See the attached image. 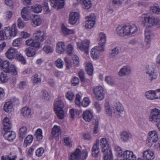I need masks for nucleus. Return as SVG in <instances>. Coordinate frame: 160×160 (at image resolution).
Here are the masks:
<instances>
[{
	"label": "nucleus",
	"instance_id": "34",
	"mask_svg": "<svg viewBox=\"0 0 160 160\" xmlns=\"http://www.w3.org/2000/svg\"><path fill=\"white\" fill-rule=\"evenodd\" d=\"M21 113L23 116L26 118L28 117L31 115V112L30 109L27 107H24L21 110Z\"/></svg>",
	"mask_w": 160,
	"mask_h": 160
},
{
	"label": "nucleus",
	"instance_id": "4",
	"mask_svg": "<svg viewBox=\"0 0 160 160\" xmlns=\"http://www.w3.org/2000/svg\"><path fill=\"white\" fill-rule=\"evenodd\" d=\"M3 31L6 39H10L12 37H14L17 33L16 25L13 24L11 27H5Z\"/></svg>",
	"mask_w": 160,
	"mask_h": 160
},
{
	"label": "nucleus",
	"instance_id": "54",
	"mask_svg": "<svg viewBox=\"0 0 160 160\" xmlns=\"http://www.w3.org/2000/svg\"><path fill=\"white\" fill-rule=\"evenodd\" d=\"M72 59L73 61V63L75 67H78L79 66V59L77 56L74 55L72 57Z\"/></svg>",
	"mask_w": 160,
	"mask_h": 160
},
{
	"label": "nucleus",
	"instance_id": "28",
	"mask_svg": "<svg viewBox=\"0 0 160 160\" xmlns=\"http://www.w3.org/2000/svg\"><path fill=\"white\" fill-rule=\"evenodd\" d=\"M10 62L7 60H3L0 58V68L5 72L8 71V68L9 66Z\"/></svg>",
	"mask_w": 160,
	"mask_h": 160
},
{
	"label": "nucleus",
	"instance_id": "40",
	"mask_svg": "<svg viewBox=\"0 0 160 160\" xmlns=\"http://www.w3.org/2000/svg\"><path fill=\"white\" fill-rule=\"evenodd\" d=\"M43 50L46 54L51 53L53 52L54 48L52 45H46L43 47Z\"/></svg>",
	"mask_w": 160,
	"mask_h": 160
},
{
	"label": "nucleus",
	"instance_id": "41",
	"mask_svg": "<svg viewBox=\"0 0 160 160\" xmlns=\"http://www.w3.org/2000/svg\"><path fill=\"white\" fill-rule=\"evenodd\" d=\"M25 52L26 55L28 57H33L36 53V51L35 49L31 48H26Z\"/></svg>",
	"mask_w": 160,
	"mask_h": 160
},
{
	"label": "nucleus",
	"instance_id": "45",
	"mask_svg": "<svg viewBox=\"0 0 160 160\" xmlns=\"http://www.w3.org/2000/svg\"><path fill=\"white\" fill-rule=\"evenodd\" d=\"M35 135L37 141H40L42 140L43 137L42 129L40 128L38 129L36 131Z\"/></svg>",
	"mask_w": 160,
	"mask_h": 160
},
{
	"label": "nucleus",
	"instance_id": "60",
	"mask_svg": "<svg viewBox=\"0 0 160 160\" xmlns=\"http://www.w3.org/2000/svg\"><path fill=\"white\" fill-rule=\"evenodd\" d=\"M90 103V101L89 99L87 97L85 98L81 103L83 107H87L88 106Z\"/></svg>",
	"mask_w": 160,
	"mask_h": 160
},
{
	"label": "nucleus",
	"instance_id": "15",
	"mask_svg": "<svg viewBox=\"0 0 160 160\" xmlns=\"http://www.w3.org/2000/svg\"><path fill=\"white\" fill-rule=\"evenodd\" d=\"M79 18V14L78 13L75 12H71L69 15L70 23L72 25L75 24Z\"/></svg>",
	"mask_w": 160,
	"mask_h": 160
},
{
	"label": "nucleus",
	"instance_id": "3",
	"mask_svg": "<svg viewBox=\"0 0 160 160\" xmlns=\"http://www.w3.org/2000/svg\"><path fill=\"white\" fill-rule=\"evenodd\" d=\"M88 152L83 149L81 152V150L77 148L74 152L72 153L70 156L69 160H84L88 157Z\"/></svg>",
	"mask_w": 160,
	"mask_h": 160
},
{
	"label": "nucleus",
	"instance_id": "42",
	"mask_svg": "<svg viewBox=\"0 0 160 160\" xmlns=\"http://www.w3.org/2000/svg\"><path fill=\"white\" fill-rule=\"evenodd\" d=\"M56 113L58 118L60 119H63L64 117V112L63 108L54 109Z\"/></svg>",
	"mask_w": 160,
	"mask_h": 160
},
{
	"label": "nucleus",
	"instance_id": "18",
	"mask_svg": "<svg viewBox=\"0 0 160 160\" xmlns=\"http://www.w3.org/2000/svg\"><path fill=\"white\" fill-rule=\"evenodd\" d=\"M26 44L28 46L32 47L38 49L40 46V42L36 40L32 39L27 40L26 41Z\"/></svg>",
	"mask_w": 160,
	"mask_h": 160
},
{
	"label": "nucleus",
	"instance_id": "43",
	"mask_svg": "<svg viewBox=\"0 0 160 160\" xmlns=\"http://www.w3.org/2000/svg\"><path fill=\"white\" fill-rule=\"evenodd\" d=\"M54 109H57L63 108L64 105L63 103L61 100H56L54 102Z\"/></svg>",
	"mask_w": 160,
	"mask_h": 160
},
{
	"label": "nucleus",
	"instance_id": "17",
	"mask_svg": "<svg viewBox=\"0 0 160 160\" xmlns=\"http://www.w3.org/2000/svg\"><path fill=\"white\" fill-rule=\"evenodd\" d=\"M98 40L99 42L98 46L104 48L106 41L105 34L102 32L99 33Z\"/></svg>",
	"mask_w": 160,
	"mask_h": 160
},
{
	"label": "nucleus",
	"instance_id": "47",
	"mask_svg": "<svg viewBox=\"0 0 160 160\" xmlns=\"http://www.w3.org/2000/svg\"><path fill=\"white\" fill-rule=\"evenodd\" d=\"M130 153V151L126 150L122 153L121 156L119 158V160H128V156Z\"/></svg>",
	"mask_w": 160,
	"mask_h": 160
},
{
	"label": "nucleus",
	"instance_id": "37",
	"mask_svg": "<svg viewBox=\"0 0 160 160\" xmlns=\"http://www.w3.org/2000/svg\"><path fill=\"white\" fill-rule=\"evenodd\" d=\"M86 69L87 73L90 76L92 75L93 69L92 64L91 62H89L87 63Z\"/></svg>",
	"mask_w": 160,
	"mask_h": 160
},
{
	"label": "nucleus",
	"instance_id": "30",
	"mask_svg": "<svg viewBox=\"0 0 160 160\" xmlns=\"http://www.w3.org/2000/svg\"><path fill=\"white\" fill-rule=\"evenodd\" d=\"M120 137L121 141L125 142H127L129 140L131 137V135L127 132L124 131L120 133Z\"/></svg>",
	"mask_w": 160,
	"mask_h": 160
},
{
	"label": "nucleus",
	"instance_id": "53",
	"mask_svg": "<svg viewBox=\"0 0 160 160\" xmlns=\"http://www.w3.org/2000/svg\"><path fill=\"white\" fill-rule=\"evenodd\" d=\"M74 52L73 46L71 44H69L67 46L66 53L70 55H71Z\"/></svg>",
	"mask_w": 160,
	"mask_h": 160
},
{
	"label": "nucleus",
	"instance_id": "23",
	"mask_svg": "<svg viewBox=\"0 0 160 160\" xmlns=\"http://www.w3.org/2000/svg\"><path fill=\"white\" fill-rule=\"evenodd\" d=\"M128 35H132L136 33L138 29L134 24L126 25Z\"/></svg>",
	"mask_w": 160,
	"mask_h": 160
},
{
	"label": "nucleus",
	"instance_id": "50",
	"mask_svg": "<svg viewBox=\"0 0 160 160\" xmlns=\"http://www.w3.org/2000/svg\"><path fill=\"white\" fill-rule=\"evenodd\" d=\"M67 99L71 102L74 98L75 96L74 94L71 91H68L66 92L65 95Z\"/></svg>",
	"mask_w": 160,
	"mask_h": 160
},
{
	"label": "nucleus",
	"instance_id": "44",
	"mask_svg": "<svg viewBox=\"0 0 160 160\" xmlns=\"http://www.w3.org/2000/svg\"><path fill=\"white\" fill-rule=\"evenodd\" d=\"M31 9L34 12L38 13L41 12L42 7L39 4L33 5L32 6Z\"/></svg>",
	"mask_w": 160,
	"mask_h": 160
},
{
	"label": "nucleus",
	"instance_id": "10",
	"mask_svg": "<svg viewBox=\"0 0 160 160\" xmlns=\"http://www.w3.org/2000/svg\"><path fill=\"white\" fill-rule=\"evenodd\" d=\"M90 43V41L86 39L82 41V42H77V45L79 49L85 53L88 54V52Z\"/></svg>",
	"mask_w": 160,
	"mask_h": 160
},
{
	"label": "nucleus",
	"instance_id": "31",
	"mask_svg": "<svg viewBox=\"0 0 160 160\" xmlns=\"http://www.w3.org/2000/svg\"><path fill=\"white\" fill-rule=\"evenodd\" d=\"M13 108V104L11 102H7L4 105L3 110L5 112L9 113L12 112Z\"/></svg>",
	"mask_w": 160,
	"mask_h": 160
},
{
	"label": "nucleus",
	"instance_id": "39",
	"mask_svg": "<svg viewBox=\"0 0 160 160\" xmlns=\"http://www.w3.org/2000/svg\"><path fill=\"white\" fill-rule=\"evenodd\" d=\"M8 71H5V72L7 73H11L14 75H16L17 74V71L16 68L14 65H9V66L8 68Z\"/></svg>",
	"mask_w": 160,
	"mask_h": 160
},
{
	"label": "nucleus",
	"instance_id": "55",
	"mask_svg": "<svg viewBox=\"0 0 160 160\" xmlns=\"http://www.w3.org/2000/svg\"><path fill=\"white\" fill-rule=\"evenodd\" d=\"M150 10L153 13L157 14H160V7L158 6L154 5L151 7Z\"/></svg>",
	"mask_w": 160,
	"mask_h": 160
},
{
	"label": "nucleus",
	"instance_id": "64",
	"mask_svg": "<svg viewBox=\"0 0 160 160\" xmlns=\"http://www.w3.org/2000/svg\"><path fill=\"white\" fill-rule=\"evenodd\" d=\"M114 148L115 151L117 152V154L119 158L122 153V149L118 146H115L114 147Z\"/></svg>",
	"mask_w": 160,
	"mask_h": 160
},
{
	"label": "nucleus",
	"instance_id": "48",
	"mask_svg": "<svg viewBox=\"0 0 160 160\" xmlns=\"http://www.w3.org/2000/svg\"><path fill=\"white\" fill-rule=\"evenodd\" d=\"M150 35L151 32L150 31L146 30L145 31V41L147 44H150L151 42Z\"/></svg>",
	"mask_w": 160,
	"mask_h": 160
},
{
	"label": "nucleus",
	"instance_id": "61",
	"mask_svg": "<svg viewBox=\"0 0 160 160\" xmlns=\"http://www.w3.org/2000/svg\"><path fill=\"white\" fill-rule=\"evenodd\" d=\"M105 110L107 112V114L109 116H111V109L112 107L109 106L108 102H106L105 104Z\"/></svg>",
	"mask_w": 160,
	"mask_h": 160
},
{
	"label": "nucleus",
	"instance_id": "52",
	"mask_svg": "<svg viewBox=\"0 0 160 160\" xmlns=\"http://www.w3.org/2000/svg\"><path fill=\"white\" fill-rule=\"evenodd\" d=\"M78 75L81 82H84L85 81V73L83 70L80 69L78 72Z\"/></svg>",
	"mask_w": 160,
	"mask_h": 160
},
{
	"label": "nucleus",
	"instance_id": "46",
	"mask_svg": "<svg viewBox=\"0 0 160 160\" xmlns=\"http://www.w3.org/2000/svg\"><path fill=\"white\" fill-rule=\"evenodd\" d=\"M17 156L16 155L12 156L11 153H10L8 155L3 156L2 157V160H16Z\"/></svg>",
	"mask_w": 160,
	"mask_h": 160
},
{
	"label": "nucleus",
	"instance_id": "36",
	"mask_svg": "<svg viewBox=\"0 0 160 160\" xmlns=\"http://www.w3.org/2000/svg\"><path fill=\"white\" fill-rule=\"evenodd\" d=\"M154 90H151L146 92L145 93L146 98L148 100H155Z\"/></svg>",
	"mask_w": 160,
	"mask_h": 160
},
{
	"label": "nucleus",
	"instance_id": "59",
	"mask_svg": "<svg viewBox=\"0 0 160 160\" xmlns=\"http://www.w3.org/2000/svg\"><path fill=\"white\" fill-rule=\"evenodd\" d=\"M32 80L33 83L37 84L41 82V77L40 76H39L38 74H36L33 77Z\"/></svg>",
	"mask_w": 160,
	"mask_h": 160
},
{
	"label": "nucleus",
	"instance_id": "20",
	"mask_svg": "<svg viewBox=\"0 0 160 160\" xmlns=\"http://www.w3.org/2000/svg\"><path fill=\"white\" fill-rule=\"evenodd\" d=\"M3 135V137L6 140L12 142L13 140L16 137L15 132L13 131H7Z\"/></svg>",
	"mask_w": 160,
	"mask_h": 160
},
{
	"label": "nucleus",
	"instance_id": "5",
	"mask_svg": "<svg viewBox=\"0 0 160 160\" xmlns=\"http://www.w3.org/2000/svg\"><path fill=\"white\" fill-rule=\"evenodd\" d=\"M124 110V108L122 105L119 102H114L113 103L111 109V115L113 114L114 115L117 116H121V114Z\"/></svg>",
	"mask_w": 160,
	"mask_h": 160
},
{
	"label": "nucleus",
	"instance_id": "29",
	"mask_svg": "<svg viewBox=\"0 0 160 160\" xmlns=\"http://www.w3.org/2000/svg\"><path fill=\"white\" fill-rule=\"evenodd\" d=\"M3 129L4 131H8L11 129L12 124L10 122L9 119L6 117L3 120Z\"/></svg>",
	"mask_w": 160,
	"mask_h": 160
},
{
	"label": "nucleus",
	"instance_id": "51",
	"mask_svg": "<svg viewBox=\"0 0 160 160\" xmlns=\"http://www.w3.org/2000/svg\"><path fill=\"white\" fill-rule=\"evenodd\" d=\"M8 80V77L6 73L2 72L0 74V81L2 82H6Z\"/></svg>",
	"mask_w": 160,
	"mask_h": 160
},
{
	"label": "nucleus",
	"instance_id": "6",
	"mask_svg": "<svg viewBox=\"0 0 160 160\" xmlns=\"http://www.w3.org/2000/svg\"><path fill=\"white\" fill-rule=\"evenodd\" d=\"M158 140V135L157 132L155 131H151L148 134L146 142L147 145L151 147L153 143L157 142Z\"/></svg>",
	"mask_w": 160,
	"mask_h": 160
},
{
	"label": "nucleus",
	"instance_id": "12",
	"mask_svg": "<svg viewBox=\"0 0 160 160\" xmlns=\"http://www.w3.org/2000/svg\"><path fill=\"white\" fill-rule=\"evenodd\" d=\"M104 48L98 46L95 47L91 49V54L92 58L94 59H97L100 54V52L104 51Z\"/></svg>",
	"mask_w": 160,
	"mask_h": 160
},
{
	"label": "nucleus",
	"instance_id": "56",
	"mask_svg": "<svg viewBox=\"0 0 160 160\" xmlns=\"http://www.w3.org/2000/svg\"><path fill=\"white\" fill-rule=\"evenodd\" d=\"M64 63L60 58H58L55 61V64L56 67L59 68H62L63 67Z\"/></svg>",
	"mask_w": 160,
	"mask_h": 160
},
{
	"label": "nucleus",
	"instance_id": "33",
	"mask_svg": "<svg viewBox=\"0 0 160 160\" xmlns=\"http://www.w3.org/2000/svg\"><path fill=\"white\" fill-rule=\"evenodd\" d=\"M27 129L26 127L22 126L19 130V138L21 140H22L25 137L27 133Z\"/></svg>",
	"mask_w": 160,
	"mask_h": 160
},
{
	"label": "nucleus",
	"instance_id": "63",
	"mask_svg": "<svg viewBox=\"0 0 160 160\" xmlns=\"http://www.w3.org/2000/svg\"><path fill=\"white\" fill-rule=\"evenodd\" d=\"M105 81L108 84L111 85H112L114 84V82L112 77L110 76H107L106 77Z\"/></svg>",
	"mask_w": 160,
	"mask_h": 160
},
{
	"label": "nucleus",
	"instance_id": "25",
	"mask_svg": "<svg viewBox=\"0 0 160 160\" xmlns=\"http://www.w3.org/2000/svg\"><path fill=\"white\" fill-rule=\"evenodd\" d=\"M92 117V113L90 110H87L83 111L82 118L86 121H90Z\"/></svg>",
	"mask_w": 160,
	"mask_h": 160
},
{
	"label": "nucleus",
	"instance_id": "57",
	"mask_svg": "<svg viewBox=\"0 0 160 160\" xmlns=\"http://www.w3.org/2000/svg\"><path fill=\"white\" fill-rule=\"evenodd\" d=\"M33 139V138L32 135H28L26 137L24 141V144L25 145L26 147L32 142Z\"/></svg>",
	"mask_w": 160,
	"mask_h": 160
},
{
	"label": "nucleus",
	"instance_id": "14",
	"mask_svg": "<svg viewBox=\"0 0 160 160\" xmlns=\"http://www.w3.org/2000/svg\"><path fill=\"white\" fill-rule=\"evenodd\" d=\"M52 7L58 9L63 8L64 5V0H50Z\"/></svg>",
	"mask_w": 160,
	"mask_h": 160
},
{
	"label": "nucleus",
	"instance_id": "1",
	"mask_svg": "<svg viewBox=\"0 0 160 160\" xmlns=\"http://www.w3.org/2000/svg\"><path fill=\"white\" fill-rule=\"evenodd\" d=\"M140 21L147 28L153 26L160 27V20L154 16H150L148 14H142L140 17Z\"/></svg>",
	"mask_w": 160,
	"mask_h": 160
},
{
	"label": "nucleus",
	"instance_id": "19",
	"mask_svg": "<svg viewBox=\"0 0 160 160\" xmlns=\"http://www.w3.org/2000/svg\"><path fill=\"white\" fill-rule=\"evenodd\" d=\"M99 143V140H97L96 143L93 145L92 149V155L93 157L95 158L98 156L100 152L98 147Z\"/></svg>",
	"mask_w": 160,
	"mask_h": 160
},
{
	"label": "nucleus",
	"instance_id": "16",
	"mask_svg": "<svg viewBox=\"0 0 160 160\" xmlns=\"http://www.w3.org/2000/svg\"><path fill=\"white\" fill-rule=\"evenodd\" d=\"M36 40L41 42L43 41L46 38V34L44 32L40 30H37L33 34Z\"/></svg>",
	"mask_w": 160,
	"mask_h": 160
},
{
	"label": "nucleus",
	"instance_id": "2",
	"mask_svg": "<svg viewBox=\"0 0 160 160\" xmlns=\"http://www.w3.org/2000/svg\"><path fill=\"white\" fill-rule=\"evenodd\" d=\"M100 145L103 154V160H113L112 151L109 148V144L106 138H102L100 139Z\"/></svg>",
	"mask_w": 160,
	"mask_h": 160
},
{
	"label": "nucleus",
	"instance_id": "35",
	"mask_svg": "<svg viewBox=\"0 0 160 160\" xmlns=\"http://www.w3.org/2000/svg\"><path fill=\"white\" fill-rule=\"evenodd\" d=\"M42 22L40 17L38 16H35L31 22L32 25L36 27L40 25Z\"/></svg>",
	"mask_w": 160,
	"mask_h": 160
},
{
	"label": "nucleus",
	"instance_id": "24",
	"mask_svg": "<svg viewBox=\"0 0 160 160\" xmlns=\"http://www.w3.org/2000/svg\"><path fill=\"white\" fill-rule=\"evenodd\" d=\"M16 49L11 48H9L5 53L6 57L9 59H12L14 58L16 53Z\"/></svg>",
	"mask_w": 160,
	"mask_h": 160
},
{
	"label": "nucleus",
	"instance_id": "8",
	"mask_svg": "<svg viewBox=\"0 0 160 160\" xmlns=\"http://www.w3.org/2000/svg\"><path fill=\"white\" fill-rule=\"evenodd\" d=\"M148 119L149 121L153 122H158L160 120V110L156 108L151 110Z\"/></svg>",
	"mask_w": 160,
	"mask_h": 160
},
{
	"label": "nucleus",
	"instance_id": "11",
	"mask_svg": "<svg viewBox=\"0 0 160 160\" xmlns=\"http://www.w3.org/2000/svg\"><path fill=\"white\" fill-rule=\"evenodd\" d=\"M132 72L131 68L129 65L123 66L118 72V75L120 77L129 76Z\"/></svg>",
	"mask_w": 160,
	"mask_h": 160
},
{
	"label": "nucleus",
	"instance_id": "27",
	"mask_svg": "<svg viewBox=\"0 0 160 160\" xmlns=\"http://www.w3.org/2000/svg\"><path fill=\"white\" fill-rule=\"evenodd\" d=\"M29 8L28 7H24L22 10L21 14L22 18L24 20H28L30 17L29 14Z\"/></svg>",
	"mask_w": 160,
	"mask_h": 160
},
{
	"label": "nucleus",
	"instance_id": "49",
	"mask_svg": "<svg viewBox=\"0 0 160 160\" xmlns=\"http://www.w3.org/2000/svg\"><path fill=\"white\" fill-rule=\"evenodd\" d=\"M62 31L63 34L65 35L73 33L74 32L73 30L69 29L65 26L62 27Z\"/></svg>",
	"mask_w": 160,
	"mask_h": 160
},
{
	"label": "nucleus",
	"instance_id": "62",
	"mask_svg": "<svg viewBox=\"0 0 160 160\" xmlns=\"http://www.w3.org/2000/svg\"><path fill=\"white\" fill-rule=\"evenodd\" d=\"M85 28L87 29H90L92 28L95 24L94 22L92 21H86L85 22Z\"/></svg>",
	"mask_w": 160,
	"mask_h": 160
},
{
	"label": "nucleus",
	"instance_id": "7",
	"mask_svg": "<svg viewBox=\"0 0 160 160\" xmlns=\"http://www.w3.org/2000/svg\"><path fill=\"white\" fill-rule=\"evenodd\" d=\"M146 72L147 77L150 81L156 79L158 74L154 68L152 66L147 65L146 66Z\"/></svg>",
	"mask_w": 160,
	"mask_h": 160
},
{
	"label": "nucleus",
	"instance_id": "38",
	"mask_svg": "<svg viewBox=\"0 0 160 160\" xmlns=\"http://www.w3.org/2000/svg\"><path fill=\"white\" fill-rule=\"evenodd\" d=\"M119 52V47H116L112 49L111 52L109 54V57L112 58H116V55L118 54Z\"/></svg>",
	"mask_w": 160,
	"mask_h": 160
},
{
	"label": "nucleus",
	"instance_id": "9",
	"mask_svg": "<svg viewBox=\"0 0 160 160\" xmlns=\"http://www.w3.org/2000/svg\"><path fill=\"white\" fill-rule=\"evenodd\" d=\"M95 97L98 100L101 101L104 98L103 89L101 86H97L93 89Z\"/></svg>",
	"mask_w": 160,
	"mask_h": 160
},
{
	"label": "nucleus",
	"instance_id": "26",
	"mask_svg": "<svg viewBox=\"0 0 160 160\" xmlns=\"http://www.w3.org/2000/svg\"><path fill=\"white\" fill-rule=\"evenodd\" d=\"M65 48V46L64 42H58L56 45V52L59 54H62L64 52Z\"/></svg>",
	"mask_w": 160,
	"mask_h": 160
},
{
	"label": "nucleus",
	"instance_id": "22",
	"mask_svg": "<svg viewBox=\"0 0 160 160\" xmlns=\"http://www.w3.org/2000/svg\"><path fill=\"white\" fill-rule=\"evenodd\" d=\"M143 158L148 160H152L155 158L154 153L152 150H147L145 151L143 153Z\"/></svg>",
	"mask_w": 160,
	"mask_h": 160
},
{
	"label": "nucleus",
	"instance_id": "32",
	"mask_svg": "<svg viewBox=\"0 0 160 160\" xmlns=\"http://www.w3.org/2000/svg\"><path fill=\"white\" fill-rule=\"evenodd\" d=\"M80 2L83 8L88 9L91 7L92 3L90 0H80Z\"/></svg>",
	"mask_w": 160,
	"mask_h": 160
},
{
	"label": "nucleus",
	"instance_id": "21",
	"mask_svg": "<svg viewBox=\"0 0 160 160\" xmlns=\"http://www.w3.org/2000/svg\"><path fill=\"white\" fill-rule=\"evenodd\" d=\"M117 33L120 36H124L128 35L126 25L122 27L121 26H118L116 28Z\"/></svg>",
	"mask_w": 160,
	"mask_h": 160
},
{
	"label": "nucleus",
	"instance_id": "13",
	"mask_svg": "<svg viewBox=\"0 0 160 160\" xmlns=\"http://www.w3.org/2000/svg\"><path fill=\"white\" fill-rule=\"evenodd\" d=\"M62 130L60 127L55 125L52 129V134L53 138L57 140L61 136Z\"/></svg>",
	"mask_w": 160,
	"mask_h": 160
},
{
	"label": "nucleus",
	"instance_id": "58",
	"mask_svg": "<svg viewBox=\"0 0 160 160\" xmlns=\"http://www.w3.org/2000/svg\"><path fill=\"white\" fill-rule=\"evenodd\" d=\"M64 60L66 65V68L69 70L72 67V63L71 60L69 59L67 57H65L64 58Z\"/></svg>",
	"mask_w": 160,
	"mask_h": 160
}]
</instances>
